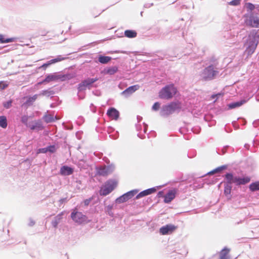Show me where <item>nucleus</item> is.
I'll return each instance as SVG.
<instances>
[{"label": "nucleus", "mask_w": 259, "mask_h": 259, "mask_svg": "<svg viewBox=\"0 0 259 259\" xmlns=\"http://www.w3.org/2000/svg\"><path fill=\"white\" fill-rule=\"evenodd\" d=\"M218 68L213 65H210L205 68L201 73L202 79L204 81L214 79L218 74Z\"/></svg>", "instance_id": "nucleus-1"}, {"label": "nucleus", "mask_w": 259, "mask_h": 259, "mask_svg": "<svg viewBox=\"0 0 259 259\" xmlns=\"http://www.w3.org/2000/svg\"><path fill=\"white\" fill-rule=\"evenodd\" d=\"M177 89L174 84H169L163 88L159 93V97L161 99L169 100L176 94Z\"/></svg>", "instance_id": "nucleus-2"}, {"label": "nucleus", "mask_w": 259, "mask_h": 259, "mask_svg": "<svg viewBox=\"0 0 259 259\" xmlns=\"http://www.w3.org/2000/svg\"><path fill=\"white\" fill-rule=\"evenodd\" d=\"M181 108V103L179 102H171L167 105L163 107L161 110V115L162 116H167L172 114L177 110H179Z\"/></svg>", "instance_id": "nucleus-3"}, {"label": "nucleus", "mask_w": 259, "mask_h": 259, "mask_svg": "<svg viewBox=\"0 0 259 259\" xmlns=\"http://www.w3.org/2000/svg\"><path fill=\"white\" fill-rule=\"evenodd\" d=\"M69 78L70 77H69L68 75H58L56 73L50 74L46 76L44 80L39 82L38 84L49 83L51 81H56L59 80L64 81Z\"/></svg>", "instance_id": "nucleus-4"}, {"label": "nucleus", "mask_w": 259, "mask_h": 259, "mask_svg": "<svg viewBox=\"0 0 259 259\" xmlns=\"http://www.w3.org/2000/svg\"><path fill=\"white\" fill-rule=\"evenodd\" d=\"M117 183L115 181L109 180L101 188L100 194L101 195L106 196L111 192L117 186Z\"/></svg>", "instance_id": "nucleus-5"}, {"label": "nucleus", "mask_w": 259, "mask_h": 259, "mask_svg": "<svg viewBox=\"0 0 259 259\" xmlns=\"http://www.w3.org/2000/svg\"><path fill=\"white\" fill-rule=\"evenodd\" d=\"M71 217L75 222L81 224L86 222L87 217L81 212L74 211L71 213Z\"/></svg>", "instance_id": "nucleus-6"}, {"label": "nucleus", "mask_w": 259, "mask_h": 259, "mask_svg": "<svg viewBox=\"0 0 259 259\" xmlns=\"http://www.w3.org/2000/svg\"><path fill=\"white\" fill-rule=\"evenodd\" d=\"M177 192L178 190L175 188L169 190L164 196V202L165 203H170L176 197Z\"/></svg>", "instance_id": "nucleus-7"}, {"label": "nucleus", "mask_w": 259, "mask_h": 259, "mask_svg": "<svg viewBox=\"0 0 259 259\" xmlns=\"http://www.w3.org/2000/svg\"><path fill=\"white\" fill-rule=\"evenodd\" d=\"M176 229V227L172 225H167L165 226L161 227L160 229L159 232L162 235H166L169 233H171Z\"/></svg>", "instance_id": "nucleus-8"}, {"label": "nucleus", "mask_w": 259, "mask_h": 259, "mask_svg": "<svg viewBox=\"0 0 259 259\" xmlns=\"http://www.w3.org/2000/svg\"><path fill=\"white\" fill-rule=\"evenodd\" d=\"M107 115L112 120H117L119 116V112L114 108H110L107 112Z\"/></svg>", "instance_id": "nucleus-9"}, {"label": "nucleus", "mask_w": 259, "mask_h": 259, "mask_svg": "<svg viewBox=\"0 0 259 259\" xmlns=\"http://www.w3.org/2000/svg\"><path fill=\"white\" fill-rule=\"evenodd\" d=\"M246 24L252 27H259V18L257 17H251L246 22Z\"/></svg>", "instance_id": "nucleus-10"}, {"label": "nucleus", "mask_w": 259, "mask_h": 259, "mask_svg": "<svg viewBox=\"0 0 259 259\" xmlns=\"http://www.w3.org/2000/svg\"><path fill=\"white\" fill-rule=\"evenodd\" d=\"M139 88L140 85L138 84L131 86L123 91L122 94L125 96H128L136 92L137 90L139 89Z\"/></svg>", "instance_id": "nucleus-11"}, {"label": "nucleus", "mask_w": 259, "mask_h": 259, "mask_svg": "<svg viewBox=\"0 0 259 259\" xmlns=\"http://www.w3.org/2000/svg\"><path fill=\"white\" fill-rule=\"evenodd\" d=\"M156 191V189L155 188L148 189L147 190L142 191L139 194H138L136 196V198L139 199L140 198L146 196L147 195L154 193Z\"/></svg>", "instance_id": "nucleus-12"}, {"label": "nucleus", "mask_w": 259, "mask_h": 259, "mask_svg": "<svg viewBox=\"0 0 259 259\" xmlns=\"http://www.w3.org/2000/svg\"><path fill=\"white\" fill-rule=\"evenodd\" d=\"M225 178L227 180V183L231 185V184H235L236 185L238 177L234 176L231 173H228L225 175Z\"/></svg>", "instance_id": "nucleus-13"}, {"label": "nucleus", "mask_w": 259, "mask_h": 259, "mask_svg": "<svg viewBox=\"0 0 259 259\" xmlns=\"http://www.w3.org/2000/svg\"><path fill=\"white\" fill-rule=\"evenodd\" d=\"M230 249L225 247L219 253L220 259H231L229 253Z\"/></svg>", "instance_id": "nucleus-14"}, {"label": "nucleus", "mask_w": 259, "mask_h": 259, "mask_svg": "<svg viewBox=\"0 0 259 259\" xmlns=\"http://www.w3.org/2000/svg\"><path fill=\"white\" fill-rule=\"evenodd\" d=\"M60 174L64 176H68L71 175L73 172V168L67 166H63L60 169Z\"/></svg>", "instance_id": "nucleus-15"}, {"label": "nucleus", "mask_w": 259, "mask_h": 259, "mask_svg": "<svg viewBox=\"0 0 259 259\" xmlns=\"http://www.w3.org/2000/svg\"><path fill=\"white\" fill-rule=\"evenodd\" d=\"M247 102V100H242L240 101L234 102L230 103L228 105V107L229 109H233L236 107H238L246 103Z\"/></svg>", "instance_id": "nucleus-16"}, {"label": "nucleus", "mask_w": 259, "mask_h": 259, "mask_svg": "<svg viewBox=\"0 0 259 259\" xmlns=\"http://www.w3.org/2000/svg\"><path fill=\"white\" fill-rule=\"evenodd\" d=\"M112 171L111 167L108 166L100 168L98 172L100 175L105 176L110 174Z\"/></svg>", "instance_id": "nucleus-17"}, {"label": "nucleus", "mask_w": 259, "mask_h": 259, "mask_svg": "<svg viewBox=\"0 0 259 259\" xmlns=\"http://www.w3.org/2000/svg\"><path fill=\"white\" fill-rule=\"evenodd\" d=\"M250 181V178L245 177L243 178L238 177L236 185H245Z\"/></svg>", "instance_id": "nucleus-18"}, {"label": "nucleus", "mask_w": 259, "mask_h": 259, "mask_svg": "<svg viewBox=\"0 0 259 259\" xmlns=\"http://www.w3.org/2000/svg\"><path fill=\"white\" fill-rule=\"evenodd\" d=\"M111 57L109 56H100L98 61L102 64H107L111 60Z\"/></svg>", "instance_id": "nucleus-19"}, {"label": "nucleus", "mask_w": 259, "mask_h": 259, "mask_svg": "<svg viewBox=\"0 0 259 259\" xmlns=\"http://www.w3.org/2000/svg\"><path fill=\"white\" fill-rule=\"evenodd\" d=\"M118 71V67L117 66H112L109 68H108L107 69L105 70V72L106 73L112 75L116 73Z\"/></svg>", "instance_id": "nucleus-20"}, {"label": "nucleus", "mask_w": 259, "mask_h": 259, "mask_svg": "<svg viewBox=\"0 0 259 259\" xmlns=\"http://www.w3.org/2000/svg\"><path fill=\"white\" fill-rule=\"evenodd\" d=\"M124 35L127 37L134 38L136 37L137 32L134 30H127L125 31Z\"/></svg>", "instance_id": "nucleus-21"}, {"label": "nucleus", "mask_w": 259, "mask_h": 259, "mask_svg": "<svg viewBox=\"0 0 259 259\" xmlns=\"http://www.w3.org/2000/svg\"><path fill=\"white\" fill-rule=\"evenodd\" d=\"M8 125L7 118L5 116H0V126L5 128Z\"/></svg>", "instance_id": "nucleus-22"}, {"label": "nucleus", "mask_w": 259, "mask_h": 259, "mask_svg": "<svg viewBox=\"0 0 259 259\" xmlns=\"http://www.w3.org/2000/svg\"><path fill=\"white\" fill-rule=\"evenodd\" d=\"M249 188L251 191L259 190V181L251 183Z\"/></svg>", "instance_id": "nucleus-23"}, {"label": "nucleus", "mask_w": 259, "mask_h": 259, "mask_svg": "<svg viewBox=\"0 0 259 259\" xmlns=\"http://www.w3.org/2000/svg\"><path fill=\"white\" fill-rule=\"evenodd\" d=\"M15 38H9L5 39L2 34H0V43H7L10 42H13L15 40Z\"/></svg>", "instance_id": "nucleus-24"}, {"label": "nucleus", "mask_w": 259, "mask_h": 259, "mask_svg": "<svg viewBox=\"0 0 259 259\" xmlns=\"http://www.w3.org/2000/svg\"><path fill=\"white\" fill-rule=\"evenodd\" d=\"M257 46V44H252L249 46L246 49V51L249 55L252 54L255 51Z\"/></svg>", "instance_id": "nucleus-25"}, {"label": "nucleus", "mask_w": 259, "mask_h": 259, "mask_svg": "<svg viewBox=\"0 0 259 259\" xmlns=\"http://www.w3.org/2000/svg\"><path fill=\"white\" fill-rule=\"evenodd\" d=\"M232 190V186L231 185L227 184L225 186L224 193L226 196L230 195L231 194Z\"/></svg>", "instance_id": "nucleus-26"}, {"label": "nucleus", "mask_w": 259, "mask_h": 259, "mask_svg": "<svg viewBox=\"0 0 259 259\" xmlns=\"http://www.w3.org/2000/svg\"><path fill=\"white\" fill-rule=\"evenodd\" d=\"M98 80V78H88L84 81V83H85V84L88 87L90 85H91L92 84H93V83H94L95 82H96V81H97Z\"/></svg>", "instance_id": "nucleus-27"}, {"label": "nucleus", "mask_w": 259, "mask_h": 259, "mask_svg": "<svg viewBox=\"0 0 259 259\" xmlns=\"http://www.w3.org/2000/svg\"><path fill=\"white\" fill-rule=\"evenodd\" d=\"M129 199H129L128 197L127 196V195L126 194V193H125V194H123V195H122L121 196H120V197H119L117 199V201L120 203H122V202L127 201Z\"/></svg>", "instance_id": "nucleus-28"}, {"label": "nucleus", "mask_w": 259, "mask_h": 259, "mask_svg": "<svg viewBox=\"0 0 259 259\" xmlns=\"http://www.w3.org/2000/svg\"><path fill=\"white\" fill-rule=\"evenodd\" d=\"M66 58L62 57V56H58L55 59L51 60V63L54 64L58 62L62 61L65 59Z\"/></svg>", "instance_id": "nucleus-29"}, {"label": "nucleus", "mask_w": 259, "mask_h": 259, "mask_svg": "<svg viewBox=\"0 0 259 259\" xmlns=\"http://www.w3.org/2000/svg\"><path fill=\"white\" fill-rule=\"evenodd\" d=\"M44 120L47 123L51 122L54 121L53 116L50 114L46 115L44 117Z\"/></svg>", "instance_id": "nucleus-30"}, {"label": "nucleus", "mask_w": 259, "mask_h": 259, "mask_svg": "<svg viewBox=\"0 0 259 259\" xmlns=\"http://www.w3.org/2000/svg\"><path fill=\"white\" fill-rule=\"evenodd\" d=\"M38 95H34L32 97H29L27 101L26 102L25 104H29L30 103L35 101L37 98Z\"/></svg>", "instance_id": "nucleus-31"}, {"label": "nucleus", "mask_w": 259, "mask_h": 259, "mask_svg": "<svg viewBox=\"0 0 259 259\" xmlns=\"http://www.w3.org/2000/svg\"><path fill=\"white\" fill-rule=\"evenodd\" d=\"M54 94V92L53 91L50 90H44L41 92L40 94V95L42 96H49L50 95H52Z\"/></svg>", "instance_id": "nucleus-32"}, {"label": "nucleus", "mask_w": 259, "mask_h": 259, "mask_svg": "<svg viewBox=\"0 0 259 259\" xmlns=\"http://www.w3.org/2000/svg\"><path fill=\"white\" fill-rule=\"evenodd\" d=\"M246 8L247 10L252 11L255 9V6L253 4L250 3H248L245 4Z\"/></svg>", "instance_id": "nucleus-33"}, {"label": "nucleus", "mask_w": 259, "mask_h": 259, "mask_svg": "<svg viewBox=\"0 0 259 259\" xmlns=\"http://www.w3.org/2000/svg\"><path fill=\"white\" fill-rule=\"evenodd\" d=\"M224 168L223 167H218L217 168L209 172L208 173V175H213L215 173H217V172H220L222 170H223Z\"/></svg>", "instance_id": "nucleus-34"}, {"label": "nucleus", "mask_w": 259, "mask_h": 259, "mask_svg": "<svg viewBox=\"0 0 259 259\" xmlns=\"http://www.w3.org/2000/svg\"><path fill=\"white\" fill-rule=\"evenodd\" d=\"M88 86L85 84V83H84V81H82L80 83L78 84V90L79 91H82L85 90L86 88Z\"/></svg>", "instance_id": "nucleus-35"}, {"label": "nucleus", "mask_w": 259, "mask_h": 259, "mask_svg": "<svg viewBox=\"0 0 259 259\" xmlns=\"http://www.w3.org/2000/svg\"><path fill=\"white\" fill-rule=\"evenodd\" d=\"M138 191L137 190H132L131 191H129L126 193V194L127 195V196L128 197L129 199L132 198L137 193Z\"/></svg>", "instance_id": "nucleus-36"}, {"label": "nucleus", "mask_w": 259, "mask_h": 259, "mask_svg": "<svg viewBox=\"0 0 259 259\" xmlns=\"http://www.w3.org/2000/svg\"><path fill=\"white\" fill-rule=\"evenodd\" d=\"M241 0H233L229 3L232 6H238L240 4Z\"/></svg>", "instance_id": "nucleus-37"}, {"label": "nucleus", "mask_w": 259, "mask_h": 259, "mask_svg": "<svg viewBox=\"0 0 259 259\" xmlns=\"http://www.w3.org/2000/svg\"><path fill=\"white\" fill-rule=\"evenodd\" d=\"M21 122L25 124H27V122L28 120V117L27 115H24L21 117Z\"/></svg>", "instance_id": "nucleus-38"}, {"label": "nucleus", "mask_w": 259, "mask_h": 259, "mask_svg": "<svg viewBox=\"0 0 259 259\" xmlns=\"http://www.w3.org/2000/svg\"><path fill=\"white\" fill-rule=\"evenodd\" d=\"M47 152L49 151L51 153H54L56 151V148H55V146L53 145V146H50L47 147Z\"/></svg>", "instance_id": "nucleus-39"}, {"label": "nucleus", "mask_w": 259, "mask_h": 259, "mask_svg": "<svg viewBox=\"0 0 259 259\" xmlns=\"http://www.w3.org/2000/svg\"><path fill=\"white\" fill-rule=\"evenodd\" d=\"M8 84L5 81H0V89L4 90L8 87Z\"/></svg>", "instance_id": "nucleus-40"}, {"label": "nucleus", "mask_w": 259, "mask_h": 259, "mask_svg": "<svg viewBox=\"0 0 259 259\" xmlns=\"http://www.w3.org/2000/svg\"><path fill=\"white\" fill-rule=\"evenodd\" d=\"M160 108V104L158 102H156L152 106V109L155 111L158 110Z\"/></svg>", "instance_id": "nucleus-41"}, {"label": "nucleus", "mask_w": 259, "mask_h": 259, "mask_svg": "<svg viewBox=\"0 0 259 259\" xmlns=\"http://www.w3.org/2000/svg\"><path fill=\"white\" fill-rule=\"evenodd\" d=\"M12 105V101H9L5 103H4V106L6 108H10Z\"/></svg>", "instance_id": "nucleus-42"}, {"label": "nucleus", "mask_w": 259, "mask_h": 259, "mask_svg": "<svg viewBox=\"0 0 259 259\" xmlns=\"http://www.w3.org/2000/svg\"><path fill=\"white\" fill-rule=\"evenodd\" d=\"M47 152V147L44 148H40L37 150V153H46Z\"/></svg>", "instance_id": "nucleus-43"}, {"label": "nucleus", "mask_w": 259, "mask_h": 259, "mask_svg": "<svg viewBox=\"0 0 259 259\" xmlns=\"http://www.w3.org/2000/svg\"><path fill=\"white\" fill-rule=\"evenodd\" d=\"M40 126V123H38V122H37L35 123V125H32L31 127H30V128L31 130H35L36 128L37 127H39Z\"/></svg>", "instance_id": "nucleus-44"}, {"label": "nucleus", "mask_w": 259, "mask_h": 259, "mask_svg": "<svg viewBox=\"0 0 259 259\" xmlns=\"http://www.w3.org/2000/svg\"><path fill=\"white\" fill-rule=\"evenodd\" d=\"M52 63H51V61H49V62H48L47 63H45V64H44L42 66H41L40 68H44L45 69H46V68L49 66V65H50L51 64H52Z\"/></svg>", "instance_id": "nucleus-45"}, {"label": "nucleus", "mask_w": 259, "mask_h": 259, "mask_svg": "<svg viewBox=\"0 0 259 259\" xmlns=\"http://www.w3.org/2000/svg\"><path fill=\"white\" fill-rule=\"evenodd\" d=\"M91 199L90 198V199H85L84 201H83V203L84 204V205L85 206H88L89 205V204H90V202L91 201Z\"/></svg>", "instance_id": "nucleus-46"}, {"label": "nucleus", "mask_w": 259, "mask_h": 259, "mask_svg": "<svg viewBox=\"0 0 259 259\" xmlns=\"http://www.w3.org/2000/svg\"><path fill=\"white\" fill-rule=\"evenodd\" d=\"M158 196L159 197H164V196H163V191H159L158 193V194H157Z\"/></svg>", "instance_id": "nucleus-47"}, {"label": "nucleus", "mask_w": 259, "mask_h": 259, "mask_svg": "<svg viewBox=\"0 0 259 259\" xmlns=\"http://www.w3.org/2000/svg\"><path fill=\"white\" fill-rule=\"evenodd\" d=\"M222 94H215V95H213L211 96V98L212 99H214V98L218 97V96H221Z\"/></svg>", "instance_id": "nucleus-48"}, {"label": "nucleus", "mask_w": 259, "mask_h": 259, "mask_svg": "<svg viewBox=\"0 0 259 259\" xmlns=\"http://www.w3.org/2000/svg\"><path fill=\"white\" fill-rule=\"evenodd\" d=\"M48 32L46 31H42L41 33V35H43V36H45L46 35V34H47Z\"/></svg>", "instance_id": "nucleus-49"}]
</instances>
